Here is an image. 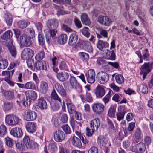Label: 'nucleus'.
Listing matches in <instances>:
<instances>
[{
    "mask_svg": "<svg viewBox=\"0 0 153 153\" xmlns=\"http://www.w3.org/2000/svg\"><path fill=\"white\" fill-rule=\"evenodd\" d=\"M69 80L70 84L73 88L77 89L80 87V85L74 76H71Z\"/></svg>",
    "mask_w": 153,
    "mask_h": 153,
    "instance_id": "obj_23",
    "label": "nucleus"
},
{
    "mask_svg": "<svg viewBox=\"0 0 153 153\" xmlns=\"http://www.w3.org/2000/svg\"><path fill=\"white\" fill-rule=\"evenodd\" d=\"M77 44L81 48L88 52H91L93 51V48L90 43L88 41H84L79 39Z\"/></svg>",
    "mask_w": 153,
    "mask_h": 153,
    "instance_id": "obj_3",
    "label": "nucleus"
},
{
    "mask_svg": "<svg viewBox=\"0 0 153 153\" xmlns=\"http://www.w3.org/2000/svg\"><path fill=\"white\" fill-rule=\"evenodd\" d=\"M37 117V114L35 111L30 110H26L24 114L25 119L28 121H32L35 120Z\"/></svg>",
    "mask_w": 153,
    "mask_h": 153,
    "instance_id": "obj_10",
    "label": "nucleus"
},
{
    "mask_svg": "<svg viewBox=\"0 0 153 153\" xmlns=\"http://www.w3.org/2000/svg\"><path fill=\"white\" fill-rule=\"evenodd\" d=\"M95 93L97 97H101L105 95V91L102 87L98 86L95 88Z\"/></svg>",
    "mask_w": 153,
    "mask_h": 153,
    "instance_id": "obj_21",
    "label": "nucleus"
},
{
    "mask_svg": "<svg viewBox=\"0 0 153 153\" xmlns=\"http://www.w3.org/2000/svg\"><path fill=\"white\" fill-rule=\"evenodd\" d=\"M56 77L60 81L64 82L67 80L69 77V74L65 71H62L57 73Z\"/></svg>",
    "mask_w": 153,
    "mask_h": 153,
    "instance_id": "obj_18",
    "label": "nucleus"
},
{
    "mask_svg": "<svg viewBox=\"0 0 153 153\" xmlns=\"http://www.w3.org/2000/svg\"><path fill=\"white\" fill-rule=\"evenodd\" d=\"M10 134L11 135L16 137H21L22 135L21 129L17 127H15L11 129L10 131Z\"/></svg>",
    "mask_w": 153,
    "mask_h": 153,
    "instance_id": "obj_15",
    "label": "nucleus"
},
{
    "mask_svg": "<svg viewBox=\"0 0 153 153\" xmlns=\"http://www.w3.org/2000/svg\"><path fill=\"white\" fill-rule=\"evenodd\" d=\"M7 133V128L6 126L4 125L0 126V136L2 137Z\"/></svg>",
    "mask_w": 153,
    "mask_h": 153,
    "instance_id": "obj_52",
    "label": "nucleus"
},
{
    "mask_svg": "<svg viewBox=\"0 0 153 153\" xmlns=\"http://www.w3.org/2000/svg\"><path fill=\"white\" fill-rule=\"evenodd\" d=\"M6 39V46L8 48L10 53L11 56L15 57L16 54V51L15 46L13 44V41L11 39Z\"/></svg>",
    "mask_w": 153,
    "mask_h": 153,
    "instance_id": "obj_6",
    "label": "nucleus"
},
{
    "mask_svg": "<svg viewBox=\"0 0 153 153\" xmlns=\"http://www.w3.org/2000/svg\"><path fill=\"white\" fill-rule=\"evenodd\" d=\"M96 78L100 83L104 84L108 81L109 76L105 72L100 71L97 74Z\"/></svg>",
    "mask_w": 153,
    "mask_h": 153,
    "instance_id": "obj_4",
    "label": "nucleus"
},
{
    "mask_svg": "<svg viewBox=\"0 0 153 153\" xmlns=\"http://www.w3.org/2000/svg\"><path fill=\"white\" fill-rule=\"evenodd\" d=\"M48 89V84L45 81L40 82L38 88L39 92L42 94H45L47 93Z\"/></svg>",
    "mask_w": 153,
    "mask_h": 153,
    "instance_id": "obj_14",
    "label": "nucleus"
},
{
    "mask_svg": "<svg viewBox=\"0 0 153 153\" xmlns=\"http://www.w3.org/2000/svg\"><path fill=\"white\" fill-rule=\"evenodd\" d=\"M14 117V116L13 115L9 114L6 115L5 117L6 123L9 125L13 126Z\"/></svg>",
    "mask_w": 153,
    "mask_h": 153,
    "instance_id": "obj_32",
    "label": "nucleus"
},
{
    "mask_svg": "<svg viewBox=\"0 0 153 153\" xmlns=\"http://www.w3.org/2000/svg\"><path fill=\"white\" fill-rule=\"evenodd\" d=\"M29 33L30 36H29V37L27 36V35L24 33L22 36L20 38H33L35 37V32L33 29L30 30Z\"/></svg>",
    "mask_w": 153,
    "mask_h": 153,
    "instance_id": "obj_47",
    "label": "nucleus"
},
{
    "mask_svg": "<svg viewBox=\"0 0 153 153\" xmlns=\"http://www.w3.org/2000/svg\"><path fill=\"white\" fill-rule=\"evenodd\" d=\"M126 113V112L124 110H119L118 112L116 113L117 118V120L120 121L123 119Z\"/></svg>",
    "mask_w": 153,
    "mask_h": 153,
    "instance_id": "obj_38",
    "label": "nucleus"
},
{
    "mask_svg": "<svg viewBox=\"0 0 153 153\" xmlns=\"http://www.w3.org/2000/svg\"><path fill=\"white\" fill-rule=\"evenodd\" d=\"M27 97L29 99H26V101L23 100V104L24 106H26L30 105V104L31 100H35L37 98V94L36 92L33 90H28L25 92Z\"/></svg>",
    "mask_w": 153,
    "mask_h": 153,
    "instance_id": "obj_2",
    "label": "nucleus"
},
{
    "mask_svg": "<svg viewBox=\"0 0 153 153\" xmlns=\"http://www.w3.org/2000/svg\"><path fill=\"white\" fill-rule=\"evenodd\" d=\"M6 145L8 146L11 147L13 144V140L9 137H6L5 138Z\"/></svg>",
    "mask_w": 153,
    "mask_h": 153,
    "instance_id": "obj_54",
    "label": "nucleus"
},
{
    "mask_svg": "<svg viewBox=\"0 0 153 153\" xmlns=\"http://www.w3.org/2000/svg\"><path fill=\"white\" fill-rule=\"evenodd\" d=\"M48 150L52 152L56 151L57 150L56 143L55 142L50 143L48 146Z\"/></svg>",
    "mask_w": 153,
    "mask_h": 153,
    "instance_id": "obj_42",
    "label": "nucleus"
},
{
    "mask_svg": "<svg viewBox=\"0 0 153 153\" xmlns=\"http://www.w3.org/2000/svg\"><path fill=\"white\" fill-rule=\"evenodd\" d=\"M108 114L109 116L111 117L114 118L115 117V109L113 106H111L109 109Z\"/></svg>",
    "mask_w": 153,
    "mask_h": 153,
    "instance_id": "obj_53",
    "label": "nucleus"
},
{
    "mask_svg": "<svg viewBox=\"0 0 153 153\" xmlns=\"http://www.w3.org/2000/svg\"><path fill=\"white\" fill-rule=\"evenodd\" d=\"M146 149V145L143 142H140L136 145L134 152L136 153H143Z\"/></svg>",
    "mask_w": 153,
    "mask_h": 153,
    "instance_id": "obj_19",
    "label": "nucleus"
},
{
    "mask_svg": "<svg viewBox=\"0 0 153 153\" xmlns=\"http://www.w3.org/2000/svg\"><path fill=\"white\" fill-rule=\"evenodd\" d=\"M106 56L108 59L114 60L115 59V55L114 52L113 50L111 51H111L110 50L106 49L104 50Z\"/></svg>",
    "mask_w": 153,
    "mask_h": 153,
    "instance_id": "obj_31",
    "label": "nucleus"
},
{
    "mask_svg": "<svg viewBox=\"0 0 153 153\" xmlns=\"http://www.w3.org/2000/svg\"><path fill=\"white\" fill-rule=\"evenodd\" d=\"M76 134L79 137L84 144H86L88 143L89 141L88 138L86 137L85 135H82L78 131H76Z\"/></svg>",
    "mask_w": 153,
    "mask_h": 153,
    "instance_id": "obj_40",
    "label": "nucleus"
},
{
    "mask_svg": "<svg viewBox=\"0 0 153 153\" xmlns=\"http://www.w3.org/2000/svg\"><path fill=\"white\" fill-rule=\"evenodd\" d=\"M8 65L7 61L5 59H0V69H5Z\"/></svg>",
    "mask_w": 153,
    "mask_h": 153,
    "instance_id": "obj_43",
    "label": "nucleus"
},
{
    "mask_svg": "<svg viewBox=\"0 0 153 153\" xmlns=\"http://www.w3.org/2000/svg\"><path fill=\"white\" fill-rule=\"evenodd\" d=\"M74 22L76 26L78 28H79L82 27V25L80 21L77 18H74Z\"/></svg>",
    "mask_w": 153,
    "mask_h": 153,
    "instance_id": "obj_61",
    "label": "nucleus"
},
{
    "mask_svg": "<svg viewBox=\"0 0 153 153\" xmlns=\"http://www.w3.org/2000/svg\"><path fill=\"white\" fill-rule=\"evenodd\" d=\"M98 22L101 24L105 26H110L112 24L111 20L108 17L102 15L98 17Z\"/></svg>",
    "mask_w": 153,
    "mask_h": 153,
    "instance_id": "obj_12",
    "label": "nucleus"
},
{
    "mask_svg": "<svg viewBox=\"0 0 153 153\" xmlns=\"http://www.w3.org/2000/svg\"><path fill=\"white\" fill-rule=\"evenodd\" d=\"M98 150L97 147L93 146L88 151V153H98Z\"/></svg>",
    "mask_w": 153,
    "mask_h": 153,
    "instance_id": "obj_63",
    "label": "nucleus"
},
{
    "mask_svg": "<svg viewBox=\"0 0 153 153\" xmlns=\"http://www.w3.org/2000/svg\"><path fill=\"white\" fill-rule=\"evenodd\" d=\"M138 57L140 58V62L142 63L143 62V59L144 60H147V58H149L150 56V54L149 52L148 49H146L143 52V55H142L141 53L140 54L138 55Z\"/></svg>",
    "mask_w": 153,
    "mask_h": 153,
    "instance_id": "obj_24",
    "label": "nucleus"
},
{
    "mask_svg": "<svg viewBox=\"0 0 153 153\" xmlns=\"http://www.w3.org/2000/svg\"><path fill=\"white\" fill-rule=\"evenodd\" d=\"M49 33L50 35V37L52 38H53L56 35L57 30L56 29H49Z\"/></svg>",
    "mask_w": 153,
    "mask_h": 153,
    "instance_id": "obj_62",
    "label": "nucleus"
},
{
    "mask_svg": "<svg viewBox=\"0 0 153 153\" xmlns=\"http://www.w3.org/2000/svg\"><path fill=\"white\" fill-rule=\"evenodd\" d=\"M61 104V102H54L51 103V108L53 111H57L59 108Z\"/></svg>",
    "mask_w": 153,
    "mask_h": 153,
    "instance_id": "obj_41",
    "label": "nucleus"
},
{
    "mask_svg": "<svg viewBox=\"0 0 153 153\" xmlns=\"http://www.w3.org/2000/svg\"><path fill=\"white\" fill-rule=\"evenodd\" d=\"M107 142V139L104 137H101L100 138H98V143L99 145L103 146Z\"/></svg>",
    "mask_w": 153,
    "mask_h": 153,
    "instance_id": "obj_51",
    "label": "nucleus"
},
{
    "mask_svg": "<svg viewBox=\"0 0 153 153\" xmlns=\"http://www.w3.org/2000/svg\"><path fill=\"white\" fill-rule=\"evenodd\" d=\"M134 136L135 139L137 140H139L142 137L143 135L141 130L139 128L135 129L134 131Z\"/></svg>",
    "mask_w": 153,
    "mask_h": 153,
    "instance_id": "obj_36",
    "label": "nucleus"
},
{
    "mask_svg": "<svg viewBox=\"0 0 153 153\" xmlns=\"http://www.w3.org/2000/svg\"><path fill=\"white\" fill-rule=\"evenodd\" d=\"M100 126V120L98 118L93 120L90 122V127L92 130H97Z\"/></svg>",
    "mask_w": 153,
    "mask_h": 153,
    "instance_id": "obj_17",
    "label": "nucleus"
},
{
    "mask_svg": "<svg viewBox=\"0 0 153 153\" xmlns=\"http://www.w3.org/2000/svg\"><path fill=\"white\" fill-rule=\"evenodd\" d=\"M80 97L82 101L83 102L87 101L88 102H90L92 101V98L90 93L86 92L85 95L83 94L80 95Z\"/></svg>",
    "mask_w": 153,
    "mask_h": 153,
    "instance_id": "obj_28",
    "label": "nucleus"
},
{
    "mask_svg": "<svg viewBox=\"0 0 153 153\" xmlns=\"http://www.w3.org/2000/svg\"><path fill=\"white\" fill-rule=\"evenodd\" d=\"M6 22L8 26H10L13 22V17L12 15L10 13H7L5 16Z\"/></svg>",
    "mask_w": 153,
    "mask_h": 153,
    "instance_id": "obj_39",
    "label": "nucleus"
},
{
    "mask_svg": "<svg viewBox=\"0 0 153 153\" xmlns=\"http://www.w3.org/2000/svg\"><path fill=\"white\" fill-rule=\"evenodd\" d=\"M33 51L28 48H25L22 51L21 58L23 60H27L30 59L33 56Z\"/></svg>",
    "mask_w": 153,
    "mask_h": 153,
    "instance_id": "obj_5",
    "label": "nucleus"
},
{
    "mask_svg": "<svg viewBox=\"0 0 153 153\" xmlns=\"http://www.w3.org/2000/svg\"><path fill=\"white\" fill-rule=\"evenodd\" d=\"M53 138L56 141L61 142L65 138V135L63 131L61 130L56 131L53 133Z\"/></svg>",
    "mask_w": 153,
    "mask_h": 153,
    "instance_id": "obj_11",
    "label": "nucleus"
},
{
    "mask_svg": "<svg viewBox=\"0 0 153 153\" xmlns=\"http://www.w3.org/2000/svg\"><path fill=\"white\" fill-rule=\"evenodd\" d=\"M73 145L76 147L80 148L82 147V144L80 140L78 137L74 136L72 140Z\"/></svg>",
    "mask_w": 153,
    "mask_h": 153,
    "instance_id": "obj_27",
    "label": "nucleus"
},
{
    "mask_svg": "<svg viewBox=\"0 0 153 153\" xmlns=\"http://www.w3.org/2000/svg\"><path fill=\"white\" fill-rule=\"evenodd\" d=\"M29 24L30 22L26 20H21L17 23L18 27L21 29L25 28Z\"/></svg>",
    "mask_w": 153,
    "mask_h": 153,
    "instance_id": "obj_33",
    "label": "nucleus"
},
{
    "mask_svg": "<svg viewBox=\"0 0 153 153\" xmlns=\"http://www.w3.org/2000/svg\"><path fill=\"white\" fill-rule=\"evenodd\" d=\"M44 56V53L43 52H39L35 56V58L36 60L38 61L42 59Z\"/></svg>",
    "mask_w": 153,
    "mask_h": 153,
    "instance_id": "obj_58",
    "label": "nucleus"
},
{
    "mask_svg": "<svg viewBox=\"0 0 153 153\" xmlns=\"http://www.w3.org/2000/svg\"><path fill=\"white\" fill-rule=\"evenodd\" d=\"M47 26L49 29H56L58 26V21L54 19L49 20L47 22Z\"/></svg>",
    "mask_w": 153,
    "mask_h": 153,
    "instance_id": "obj_16",
    "label": "nucleus"
},
{
    "mask_svg": "<svg viewBox=\"0 0 153 153\" xmlns=\"http://www.w3.org/2000/svg\"><path fill=\"white\" fill-rule=\"evenodd\" d=\"M108 44L107 42H105L102 40H98L97 44V48L100 50H102L104 48L108 46Z\"/></svg>",
    "mask_w": 153,
    "mask_h": 153,
    "instance_id": "obj_35",
    "label": "nucleus"
},
{
    "mask_svg": "<svg viewBox=\"0 0 153 153\" xmlns=\"http://www.w3.org/2000/svg\"><path fill=\"white\" fill-rule=\"evenodd\" d=\"M13 36V33L10 30L6 31L1 36V38H11Z\"/></svg>",
    "mask_w": 153,
    "mask_h": 153,
    "instance_id": "obj_50",
    "label": "nucleus"
},
{
    "mask_svg": "<svg viewBox=\"0 0 153 153\" xmlns=\"http://www.w3.org/2000/svg\"><path fill=\"white\" fill-rule=\"evenodd\" d=\"M79 55L80 58L83 60H87L89 58L88 54L85 52H79Z\"/></svg>",
    "mask_w": 153,
    "mask_h": 153,
    "instance_id": "obj_59",
    "label": "nucleus"
},
{
    "mask_svg": "<svg viewBox=\"0 0 153 153\" xmlns=\"http://www.w3.org/2000/svg\"><path fill=\"white\" fill-rule=\"evenodd\" d=\"M34 66L37 70L39 71H46L49 68L48 64L44 60L36 62Z\"/></svg>",
    "mask_w": 153,
    "mask_h": 153,
    "instance_id": "obj_7",
    "label": "nucleus"
},
{
    "mask_svg": "<svg viewBox=\"0 0 153 153\" xmlns=\"http://www.w3.org/2000/svg\"><path fill=\"white\" fill-rule=\"evenodd\" d=\"M68 120V117L66 114H63L61 117V120L63 123L67 122Z\"/></svg>",
    "mask_w": 153,
    "mask_h": 153,
    "instance_id": "obj_64",
    "label": "nucleus"
},
{
    "mask_svg": "<svg viewBox=\"0 0 153 153\" xmlns=\"http://www.w3.org/2000/svg\"><path fill=\"white\" fill-rule=\"evenodd\" d=\"M24 144L27 148L31 149L33 147L32 141H31L29 137L27 136H25L23 139Z\"/></svg>",
    "mask_w": 153,
    "mask_h": 153,
    "instance_id": "obj_26",
    "label": "nucleus"
},
{
    "mask_svg": "<svg viewBox=\"0 0 153 153\" xmlns=\"http://www.w3.org/2000/svg\"><path fill=\"white\" fill-rule=\"evenodd\" d=\"M4 97L9 100H12L14 97V92L11 91H6L3 92Z\"/></svg>",
    "mask_w": 153,
    "mask_h": 153,
    "instance_id": "obj_29",
    "label": "nucleus"
},
{
    "mask_svg": "<svg viewBox=\"0 0 153 153\" xmlns=\"http://www.w3.org/2000/svg\"><path fill=\"white\" fill-rule=\"evenodd\" d=\"M81 19L82 23L88 26L90 24V21L87 15L85 13H83L81 15Z\"/></svg>",
    "mask_w": 153,
    "mask_h": 153,
    "instance_id": "obj_30",
    "label": "nucleus"
},
{
    "mask_svg": "<svg viewBox=\"0 0 153 153\" xmlns=\"http://www.w3.org/2000/svg\"><path fill=\"white\" fill-rule=\"evenodd\" d=\"M55 87L58 93L62 97L64 98H66V99H65L66 101L69 99L67 97L66 91L64 89L62 85L57 83L55 85Z\"/></svg>",
    "mask_w": 153,
    "mask_h": 153,
    "instance_id": "obj_8",
    "label": "nucleus"
},
{
    "mask_svg": "<svg viewBox=\"0 0 153 153\" xmlns=\"http://www.w3.org/2000/svg\"><path fill=\"white\" fill-rule=\"evenodd\" d=\"M51 96L53 99L57 100L58 102H61V98L59 96L54 89L53 90L51 94Z\"/></svg>",
    "mask_w": 153,
    "mask_h": 153,
    "instance_id": "obj_44",
    "label": "nucleus"
},
{
    "mask_svg": "<svg viewBox=\"0 0 153 153\" xmlns=\"http://www.w3.org/2000/svg\"><path fill=\"white\" fill-rule=\"evenodd\" d=\"M15 144L16 148L19 149L23 151L25 149V146L24 144H22L21 143L18 141H15Z\"/></svg>",
    "mask_w": 153,
    "mask_h": 153,
    "instance_id": "obj_57",
    "label": "nucleus"
},
{
    "mask_svg": "<svg viewBox=\"0 0 153 153\" xmlns=\"http://www.w3.org/2000/svg\"><path fill=\"white\" fill-rule=\"evenodd\" d=\"M25 127L27 131L30 133L35 131L36 128L35 123L33 122H28L26 125Z\"/></svg>",
    "mask_w": 153,
    "mask_h": 153,
    "instance_id": "obj_20",
    "label": "nucleus"
},
{
    "mask_svg": "<svg viewBox=\"0 0 153 153\" xmlns=\"http://www.w3.org/2000/svg\"><path fill=\"white\" fill-rule=\"evenodd\" d=\"M82 34L86 37L88 38L90 36V33L88 31V28L85 27L82 30Z\"/></svg>",
    "mask_w": 153,
    "mask_h": 153,
    "instance_id": "obj_60",
    "label": "nucleus"
},
{
    "mask_svg": "<svg viewBox=\"0 0 153 153\" xmlns=\"http://www.w3.org/2000/svg\"><path fill=\"white\" fill-rule=\"evenodd\" d=\"M153 62L150 61L147 62H145L142 65L140 68V75L143 74L142 78L143 80L144 79L147 74L149 73L152 69Z\"/></svg>",
    "mask_w": 153,
    "mask_h": 153,
    "instance_id": "obj_1",
    "label": "nucleus"
},
{
    "mask_svg": "<svg viewBox=\"0 0 153 153\" xmlns=\"http://www.w3.org/2000/svg\"><path fill=\"white\" fill-rule=\"evenodd\" d=\"M145 145L148 146L150 145L152 142V139L150 136H146L143 139Z\"/></svg>",
    "mask_w": 153,
    "mask_h": 153,
    "instance_id": "obj_55",
    "label": "nucleus"
},
{
    "mask_svg": "<svg viewBox=\"0 0 153 153\" xmlns=\"http://www.w3.org/2000/svg\"><path fill=\"white\" fill-rule=\"evenodd\" d=\"M59 68L60 70H67L68 69V66L66 62L63 61L60 62L58 64Z\"/></svg>",
    "mask_w": 153,
    "mask_h": 153,
    "instance_id": "obj_49",
    "label": "nucleus"
},
{
    "mask_svg": "<svg viewBox=\"0 0 153 153\" xmlns=\"http://www.w3.org/2000/svg\"><path fill=\"white\" fill-rule=\"evenodd\" d=\"M115 80L117 83L119 84H121L123 83L124 77L122 75L118 74L115 76Z\"/></svg>",
    "mask_w": 153,
    "mask_h": 153,
    "instance_id": "obj_48",
    "label": "nucleus"
},
{
    "mask_svg": "<svg viewBox=\"0 0 153 153\" xmlns=\"http://www.w3.org/2000/svg\"><path fill=\"white\" fill-rule=\"evenodd\" d=\"M66 105L69 114H72L75 111V108L74 105L72 103L69 99L66 101Z\"/></svg>",
    "mask_w": 153,
    "mask_h": 153,
    "instance_id": "obj_25",
    "label": "nucleus"
},
{
    "mask_svg": "<svg viewBox=\"0 0 153 153\" xmlns=\"http://www.w3.org/2000/svg\"><path fill=\"white\" fill-rule=\"evenodd\" d=\"M13 103L11 102H4L2 107L3 110L5 111H8L10 110L13 107Z\"/></svg>",
    "mask_w": 153,
    "mask_h": 153,
    "instance_id": "obj_34",
    "label": "nucleus"
},
{
    "mask_svg": "<svg viewBox=\"0 0 153 153\" xmlns=\"http://www.w3.org/2000/svg\"><path fill=\"white\" fill-rule=\"evenodd\" d=\"M38 104L39 107L41 109H45L47 108V102L42 97H41L38 99Z\"/></svg>",
    "mask_w": 153,
    "mask_h": 153,
    "instance_id": "obj_22",
    "label": "nucleus"
},
{
    "mask_svg": "<svg viewBox=\"0 0 153 153\" xmlns=\"http://www.w3.org/2000/svg\"><path fill=\"white\" fill-rule=\"evenodd\" d=\"M62 128L66 134H69L71 133L70 128L67 124H65L62 126Z\"/></svg>",
    "mask_w": 153,
    "mask_h": 153,
    "instance_id": "obj_56",
    "label": "nucleus"
},
{
    "mask_svg": "<svg viewBox=\"0 0 153 153\" xmlns=\"http://www.w3.org/2000/svg\"><path fill=\"white\" fill-rule=\"evenodd\" d=\"M93 112L97 114H100L104 111V105L101 103H94L92 105Z\"/></svg>",
    "mask_w": 153,
    "mask_h": 153,
    "instance_id": "obj_13",
    "label": "nucleus"
},
{
    "mask_svg": "<svg viewBox=\"0 0 153 153\" xmlns=\"http://www.w3.org/2000/svg\"><path fill=\"white\" fill-rule=\"evenodd\" d=\"M36 88L35 84L31 82H29L25 84V88L27 89H34Z\"/></svg>",
    "mask_w": 153,
    "mask_h": 153,
    "instance_id": "obj_46",
    "label": "nucleus"
},
{
    "mask_svg": "<svg viewBox=\"0 0 153 153\" xmlns=\"http://www.w3.org/2000/svg\"><path fill=\"white\" fill-rule=\"evenodd\" d=\"M138 89L144 94H146L148 92L147 86L144 84H140L138 86Z\"/></svg>",
    "mask_w": 153,
    "mask_h": 153,
    "instance_id": "obj_45",
    "label": "nucleus"
},
{
    "mask_svg": "<svg viewBox=\"0 0 153 153\" xmlns=\"http://www.w3.org/2000/svg\"><path fill=\"white\" fill-rule=\"evenodd\" d=\"M20 42L21 45L25 46H28L32 44L31 39H20Z\"/></svg>",
    "mask_w": 153,
    "mask_h": 153,
    "instance_id": "obj_37",
    "label": "nucleus"
},
{
    "mask_svg": "<svg viewBox=\"0 0 153 153\" xmlns=\"http://www.w3.org/2000/svg\"><path fill=\"white\" fill-rule=\"evenodd\" d=\"M85 76L88 83L92 84L95 81V74L94 71L91 69L85 73Z\"/></svg>",
    "mask_w": 153,
    "mask_h": 153,
    "instance_id": "obj_9",
    "label": "nucleus"
}]
</instances>
